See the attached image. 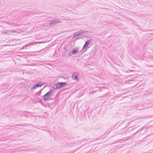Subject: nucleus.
<instances>
[{
    "label": "nucleus",
    "instance_id": "6",
    "mask_svg": "<svg viewBox=\"0 0 153 153\" xmlns=\"http://www.w3.org/2000/svg\"><path fill=\"white\" fill-rule=\"evenodd\" d=\"M72 77L74 79H77V75H76V74H73L72 75Z\"/></svg>",
    "mask_w": 153,
    "mask_h": 153
},
{
    "label": "nucleus",
    "instance_id": "5",
    "mask_svg": "<svg viewBox=\"0 0 153 153\" xmlns=\"http://www.w3.org/2000/svg\"><path fill=\"white\" fill-rule=\"evenodd\" d=\"M78 51V50L77 49L74 48V49L72 51V52L73 54H75Z\"/></svg>",
    "mask_w": 153,
    "mask_h": 153
},
{
    "label": "nucleus",
    "instance_id": "7",
    "mask_svg": "<svg viewBox=\"0 0 153 153\" xmlns=\"http://www.w3.org/2000/svg\"><path fill=\"white\" fill-rule=\"evenodd\" d=\"M56 22L55 20H53V21H52L50 23V24H54L56 23Z\"/></svg>",
    "mask_w": 153,
    "mask_h": 153
},
{
    "label": "nucleus",
    "instance_id": "3",
    "mask_svg": "<svg viewBox=\"0 0 153 153\" xmlns=\"http://www.w3.org/2000/svg\"><path fill=\"white\" fill-rule=\"evenodd\" d=\"M44 82H39L34 85V88H35L38 87H41L42 86L44 85Z\"/></svg>",
    "mask_w": 153,
    "mask_h": 153
},
{
    "label": "nucleus",
    "instance_id": "2",
    "mask_svg": "<svg viewBox=\"0 0 153 153\" xmlns=\"http://www.w3.org/2000/svg\"><path fill=\"white\" fill-rule=\"evenodd\" d=\"M51 94L50 92H48L44 96L43 98L45 100H49L50 98Z\"/></svg>",
    "mask_w": 153,
    "mask_h": 153
},
{
    "label": "nucleus",
    "instance_id": "4",
    "mask_svg": "<svg viewBox=\"0 0 153 153\" xmlns=\"http://www.w3.org/2000/svg\"><path fill=\"white\" fill-rule=\"evenodd\" d=\"M90 40H88L85 42V43L84 46V47H86L87 46L90 44Z\"/></svg>",
    "mask_w": 153,
    "mask_h": 153
},
{
    "label": "nucleus",
    "instance_id": "1",
    "mask_svg": "<svg viewBox=\"0 0 153 153\" xmlns=\"http://www.w3.org/2000/svg\"><path fill=\"white\" fill-rule=\"evenodd\" d=\"M66 84L65 82H60L57 83L53 86V88L55 89H58L64 87Z\"/></svg>",
    "mask_w": 153,
    "mask_h": 153
}]
</instances>
